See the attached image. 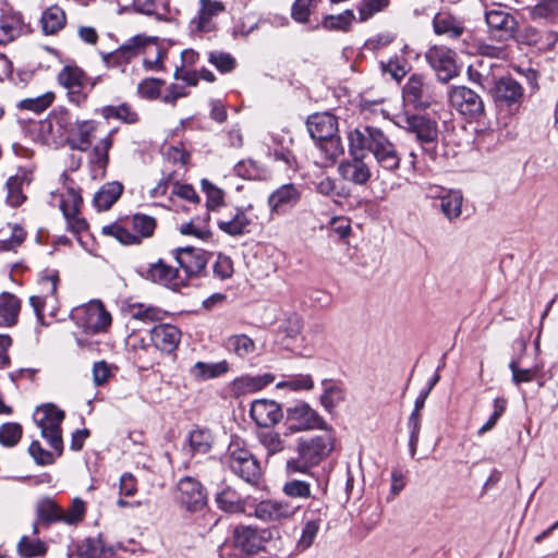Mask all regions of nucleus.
<instances>
[{
  "mask_svg": "<svg viewBox=\"0 0 558 558\" xmlns=\"http://www.w3.org/2000/svg\"><path fill=\"white\" fill-rule=\"evenodd\" d=\"M226 10L225 4L218 0H199V9L191 24L198 33H209L216 28L214 19Z\"/></svg>",
  "mask_w": 558,
  "mask_h": 558,
  "instance_id": "23",
  "label": "nucleus"
},
{
  "mask_svg": "<svg viewBox=\"0 0 558 558\" xmlns=\"http://www.w3.org/2000/svg\"><path fill=\"white\" fill-rule=\"evenodd\" d=\"M494 411L486 421V423L478 429V435H484L485 433L492 430L497 424L498 420L505 413L507 408V400L505 398L498 397L493 402Z\"/></svg>",
  "mask_w": 558,
  "mask_h": 558,
  "instance_id": "64",
  "label": "nucleus"
},
{
  "mask_svg": "<svg viewBox=\"0 0 558 558\" xmlns=\"http://www.w3.org/2000/svg\"><path fill=\"white\" fill-rule=\"evenodd\" d=\"M234 544L247 554L256 553L260 549V538L256 530L250 526H240L234 531Z\"/></svg>",
  "mask_w": 558,
  "mask_h": 558,
  "instance_id": "41",
  "label": "nucleus"
},
{
  "mask_svg": "<svg viewBox=\"0 0 558 558\" xmlns=\"http://www.w3.org/2000/svg\"><path fill=\"white\" fill-rule=\"evenodd\" d=\"M146 276L153 282L162 284L172 290H179L186 286V275L181 274L178 267L168 265L162 259L150 264Z\"/></svg>",
  "mask_w": 558,
  "mask_h": 558,
  "instance_id": "17",
  "label": "nucleus"
},
{
  "mask_svg": "<svg viewBox=\"0 0 558 558\" xmlns=\"http://www.w3.org/2000/svg\"><path fill=\"white\" fill-rule=\"evenodd\" d=\"M322 385L324 387V391L320 396V403L325 410L331 411L344 400V390L339 384H336L332 380H323Z\"/></svg>",
  "mask_w": 558,
  "mask_h": 558,
  "instance_id": "45",
  "label": "nucleus"
},
{
  "mask_svg": "<svg viewBox=\"0 0 558 558\" xmlns=\"http://www.w3.org/2000/svg\"><path fill=\"white\" fill-rule=\"evenodd\" d=\"M150 340L157 350L171 353L180 343L181 331L174 325L159 324L151 328Z\"/></svg>",
  "mask_w": 558,
  "mask_h": 558,
  "instance_id": "25",
  "label": "nucleus"
},
{
  "mask_svg": "<svg viewBox=\"0 0 558 558\" xmlns=\"http://www.w3.org/2000/svg\"><path fill=\"white\" fill-rule=\"evenodd\" d=\"M282 493L290 498L307 499L312 496V488L306 481L290 480L283 484Z\"/></svg>",
  "mask_w": 558,
  "mask_h": 558,
  "instance_id": "60",
  "label": "nucleus"
},
{
  "mask_svg": "<svg viewBox=\"0 0 558 558\" xmlns=\"http://www.w3.org/2000/svg\"><path fill=\"white\" fill-rule=\"evenodd\" d=\"M101 124L94 120H77L73 128H70V141L73 148L86 151L92 147L94 140L99 133Z\"/></svg>",
  "mask_w": 558,
  "mask_h": 558,
  "instance_id": "22",
  "label": "nucleus"
},
{
  "mask_svg": "<svg viewBox=\"0 0 558 558\" xmlns=\"http://www.w3.org/2000/svg\"><path fill=\"white\" fill-rule=\"evenodd\" d=\"M355 20L352 10H345L337 15H327L322 22V26L328 31H348Z\"/></svg>",
  "mask_w": 558,
  "mask_h": 558,
  "instance_id": "52",
  "label": "nucleus"
},
{
  "mask_svg": "<svg viewBox=\"0 0 558 558\" xmlns=\"http://www.w3.org/2000/svg\"><path fill=\"white\" fill-rule=\"evenodd\" d=\"M319 435L300 437L296 442V458L287 460L286 473L312 475L311 470L325 460L335 448V437L330 430L323 429Z\"/></svg>",
  "mask_w": 558,
  "mask_h": 558,
  "instance_id": "2",
  "label": "nucleus"
},
{
  "mask_svg": "<svg viewBox=\"0 0 558 558\" xmlns=\"http://www.w3.org/2000/svg\"><path fill=\"white\" fill-rule=\"evenodd\" d=\"M174 498L182 508L190 512L199 511L207 501L205 488L191 476H185L178 482Z\"/></svg>",
  "mask_w": 558,
  "mask_h": 558,
  "instance_id": "10",
  "label": "nucleus"
},
{
  "mask_svg": "<svg viewBox=\"0 0 558 558\" xmlns=\"http://www.w3.org/2000/svg\"><path fill=\"white\" fill-rule=\"evenodd\" d=\"M287 425L290 434L327 427L325 420L304 401L296 402L287 409Z\"/></svg>",
  "mask_w": 558,
  "mask_h": 558,
  "instance_id": "8",
  "label": "nucleus"
},
{
  "mask_svg": "<svg viewBox=\"0 0 558 558\" xmlns=\"http://www.w3.org/2000/svg\"><path fill=\"white\" fill-rule=\"evenodd\" d=\"M308 132L315 141L328 140L338 132V121L335 116L323 112L310 117L307 121Z\"/></svg>",
  "mask_w": 558,
  "mask_h": 558,
  "instance_id": "29",
  "label": "nucleus"
},
{
  "mask_svg": "<svg viewBox=\"0 0 558 558\" xmlns=\"http://www.w3.org/2000/svg\"><path fill=\"white\" fill-rule=\"evenodd\" d=\"M301 197L299 189L291 183L283 184L275 190L268 197V206L271 214H283L294 207Z\"/></svg>",
  "mask_w": 558,
  "mask_h": 558,
  "instance_id": "27",
  "label": "nucleus"
},
{
  "mask_svg": "<svg viewBox=\"0 0 558 558\" xmlns=\"http://www.w3.org/2000/svg\"><path fill=\"white\" fill-rule=\"evenodd\" d=\"M130 314L134 319L153 323L162 320L166 312L155 306L138 303L131 306Z\"/></svg>",
  "mask_w": 558,
  "mask_h": 558,
  "instance_id": "49",
  "label": "nucleus"
},
{
  "mask_svg": "<svg viewBox=\"0 0 558 558\" xmlns=\"http://www.w3.org/2000/svg\"><path fill=\"white\" fill-rule=\"evenodd\" d=\"M86 502L75 497L68 509H62V523L66 525H77L86 514Z\"/></svg>",
  "mask_w": 558,
  "mask_h": 558,
  "instance_id": "50",
  "label": "nucleus"
},
{
  "mask_svg": "<svg viewBox=\"0 0 558 558\" xmlns=\"http://www.w3.org/2000/svg\"><path fill=\"white\" fill-rule=\"evenodd\" d=\"M59 278L56 274L43 276L39 280L40 294L29 299L37 317L44 319L46 313L53 315L57 308V286Z\"/></svg>",
  "mask_w": 558,
  "mask_h": 558,
  "instance_id": "13",
  "label": "nucleus"
},
{
  "mask_svg": "<svg viewBox=\"0 0 558 558\" xmlns=\"http://www.w3.org/2000/svg\"><path fill=\"white\" fill-rule=\"evenodd\" d=\"M143 40L141 43V53L145 56V68L148 70H161L166 49L158 43L156 37L143 36Z\"/></svg>",
  "mask_w": 558,
  "mask_h": 558,
  "instance_id": "32",
  "label": "nucleus"
},
{
  "mask_svg": "<svg viewBox=\"0 0 558 558\" xmlns=\"http://www.w3.org/2000/svg\"><path fill=\"white\" fill-rule=\"evenodd\" d=\"M225 347L229 352L240 357H244L255 350L254 341L246 335H233L225 340Z\"/></svg>",
  "mask_w": 558,
  "mask_h": 558,
  "instance_id": "46",
  "label": "nucleus"
},
{
  "mask_svg": "<svg viewBox=\"0 0 558 558\" xmlns=\"http://www.w3.org/2000/svg\"><path fill=\"white\" fill-rule=\"evenodd\" d=\"M275 380V376L270 373H265L256 376L244 375L235 378L231 385L230 389L234 397L239 398L242 396L255 393L260 391L266 386L271 384Z\"/></svg>",
  "mask_w": 558,
  "mask_h": 558,
  "instance_id": "28",
  "label": "nucleus"
},
{
  "mask_svg": "<svg viewBox=\"0 0 558 558\" xmlns=\"http://www.w3.org/2000/svg\"><path fill=\"white\" fill-rule=\"evenodd\" d=\"M349 153L355 154L367 149L383 169L395 172L400 168L401 158L393 143L385 133L374 126L354 129L348 134Z\"/></svg>",
  "mask_w": 558,
  "mask_h": 558,
  "instance_id": "1",
  "label": "nucleus"
},
{
  "mask_svg": "<svg viewBox=\"0 0 558 558\" xmlns=\"http://www.w3.org/2000/svg\"><path fill=\"white\" fill-rule=\"evenodd\" d=\"M425 58L442 83L449 82L459 74L457 54L445 46L430 47L425 53Z\"/></svg>",
  "mask_w": 558,
  "mask_h": 558,
  "instance_id": "9",
  "label": "nucleus"
},
{
  "mask_svg": "<svg viewBox=\"0 0 558 558\" xmlns=\"http://www.w3.org/2000/svg\"><path fill=\"white\" fill-rule=\"evenodd\" d=\"M17 551L24 558H33L45 555L47 547L39 538L23 536L17 544Z\"/></svg>",
  "mask_w": 558,
  "mask_h": 558,
  "instance_id": "53",
  "label": "nucleus"
},
{
  "mask_svg": "<svg viewBox=\"0 0 558 558\" xmlns=\"http://www.w3.org/2000/svg\"><path fill=\"white\" fill-rule=\"evenodd\" d=\"M257 438L269 456L279 453L284 449V440L281 438L280 434L274 429L258 432Z\"/></svg>",
  "mask_w": 558,
  "mask_h": 558,
  "instance_id": "48",
  "label": "nucleus"
},
{
  "mask_svg": "<svg viewBox=\"0 0 558 558\" xmlns=\"http://www.w3.org/2000/svg\"><path fill=\"white\" fill-rule=\"evenodd\" d=\"M64 418V412L53 404H44L36 409L34 421L40 428L41 437L61 456L63 450L61 423Z\"/></svg>",
  "mask_w": 558,
  "mask_h": 558,
  "instance_id": "3",
  "label": "nucleus"
},
{
  "mask_svg": "<svg viewBox=\"0 0 558 558\" xmlns=\"http://www.w3.org/2000/svg\"><path fill=\"white\" fill-rule=\"evenodd\" d=\"M433 25L437 35H444L449 38H458L464 32L462 22L447 13L436 14Z\"/></svg>",
  "mask_w": 558,
  "mask_h": 558,
  "instance_id": "38",
  "label": "nucleus"
},
{
  "mask_svg": "<svg viewBox=\"0 0 558 558\" xmlns=\"http://www.w3.org/2000/svg\"><path fill=\"white\" fill-rule=\"evenodd\" d=\"M82 202L80 193L73 187H66L60 193H51L50 203L58 204L68 228L74 233H81L87 229L86 220L80 215Z\"/></svg>",
  "mask_w": 558,
  "mask_h": 558,
  "instance_id": "7",
  "label": "nucleus"
},
{
  "mask_svg": "<svg viewBox=\"0 0 558 558\" xmlns=\"http://www.w3.org/2000/svg\"><path fill=\"white\" fill-rule=\"evenodd\" d=\"M228 463L231 470L246 482L253 481L259 474V465L256 459L238 441H233L229 446Z\"/></svg>",
  "mask_w": 558,
  "mask_h": 558,
  "instance_id": "12",
  "label": "nucleus"
},
{
  "mask_svg": "<svg viewBox=\"0 0 558 558\" xmlns=\"http://www.w3.org/2000/svg\"><path fill=\"white\" fill-rule=\"evenodd\" d=\"M80 558H109L111 550L106 549L101 539L86 538L78 546Z\"/></svg>",
  "mask_w": 558,
  "mask_h": 558,
  "instance_id": "47",
  "label": "nucleus"
},
{
  "mask_svg": "<svg viewBox=\"0 0 558 558\" xmlns=\"http://www.w3.org/2000/svg\"><path fill=\"white\" fill-rule=\"evenodd\" d=\"M219 509L229 513H242L246 511V500L231 487H226L216 496Z\"/></svg>",
  "mask_w": 558,
  "mask_h": 558,
  "instance_id": "37",
  "label": "nucleus"
},
{
  "mask_svg": "<svg viewBox=\"0 0 558 558\" xmlns=\"http://www.w3.org/2000/svg\"><path fill=\"white\" fill-rule=\"evenodd\" d=\"M40 22L45 34H56L64 27L66 16L60 7L51 5L44 11Z\"/></svg>",
  "mask_w": 558,
  "mask_h": 558,
  "instance_id": "43",
  "label": "nucleus"
},
{
  "mask_svg": "<svg viewBox=\"0 0 558 558\" xmlns=\"http://www.w3.org/2000/svg\"><path fill=\"white\" fill-rule=\"evenodd\" d=\"M403 129L415 134L421 144H434L438 138L436 121L424 116L407 117L403 121Z\"/></svg>",
  "mask_w": 558,
  "mask_h": 558,
  "instance_id": "21",
  "label": "nucleus"
},
{
  "mask_svg": "<svg viewBox=\"0 0 558 558\" xmlns=\"http://www.w3.org/2000/svg\"><path fill=\"white\" fill-rule=\"evenodd\" d=\"M439 199L440 210L449 221H454L461 217L463 195L460 191L450 190L442 196H439Z\"/></svg>",
  "mask_w": 558,
  "mask_h": 558,
  "instance_id": "39",
  "label": "nucleus"
},
{
  "mask_svg": "<svg viewBox=\"0 0 558 558\" xmlns=\"http://www.w3.org/2000/svg\"><path fill=\"white\" fill-rule=\"evenodd\" d=\"M299 509L288 500L267 499L256 505L254 514L265 522H283L291 520Z\"/></svg>",
  "mask_w": 558,
  "mask_h": 558,
  "instance_id": "16",
  "label": "nucleus"
},
{
  "mask_svg": "<svg viewBox=\"0 0 558 558\" xmlns=\"http://www.w3.org/2000/svg\"><path fill=\"white\" fill-rule=\"evenodd\" d=\"M72 319L87 335L106 332L111 325V315L100 301H90L72 311Z\"/></svg>",
  "mask_w": 558,
  "mask_h": 558,
  "instance_id": "5",
  "label": "nucleus"
},
{
  "mask_svg": "<svg viewBox=\"0 0 558 558\" xmlns=\"http://www.w3.org/2000/svg\"><path fill=\"white\" fill-rule=\"evenodd\" d=\"M131 223L133 231L113 223L102 227V233L113 236L122 244L133 245L140 244L143 238L151 236L156 228L155 219L146 215H135Z\"/></svg>",
  "mask_w": 558,
  "mask_h": 558,
  "instance_id": "6",
  "label": "nucleus"
},
{
  "mask_svg": "<svg viewBox=\"0 0 558 558\" xmlns=\"http://www.w3.org/2000/svg\"><path fill=\"white\" fill-rule=\"evenodd\" d=\"M143 41L142 35L134 36L116 51L104 56V61L109 66L128 63L131 59L141 53V43Z\"/></svg>",
  "mask_w": 558,
  "mask_h": 558,
  "instance_id": "33",
  "label": "nucleus"
},
{
  "mask_svg": "<svg viewBox=\"0 0 558 558\" xmlns=\"http://www.w3.org/2000/svg\"><path fill=\"white\" fill-rule=\"evenodd\" d=\"M113 133L114 131H108L93 147L90 162L98 171L97 175L102 177L105 174V170L109 161L108 151L112 146Z\"/></svg>",
  "mask_w": 558,
  "mask_h": 558,
  "instance_id": "36",
  "label": "nucleus"
},
{
  "mask_svg": "<svg viewBox=\"0 0 558 558\" xmlns=\"http://www.w3.org/2000/svg\"><path fill=\"white\" fill-rule=\"evenodd\" d=\"M325 517L323 507L315 501L307 505L303 513L301 534L295 545L298 551L303 553L314 544Z\"/></svg>",
  "mask_w": 558,
  "mask_h": 558,
  "instance_id": "11",
  "label": "nucleus"
},
{
  "mask_svg": "<svg viewBox=\"0 0 558 558\" xmlns=\"http://www.w3.org/2000/svg\"><path fill=\"white\" fill-rule=\"evenodd\" d=\"M449 101L454 109L465 117L476 118L484 113V102L482 98L465 86L451 87Z\"/></svg>",
  "mask_w": 558,
  "mask_h": 558,
  "instance_id": "15",
  "label": "nucleus"
},
{
  "mask_svg": "<svg viewBox=\"0 0 558 558\" xmlns=\"http://www.w3.org/2000/svg\"><path fill=\"white\" fill-rule=\"evenodd\" d=\"M21 310V301L12 293L0 294V326L10 327L16 324Z\"/></svg>",
  "mask_w": 558,
  "mask_h": 558,
  "instance_id": "35",
  "label": "nucleus"
},
{
  "mask_svg": "<svg viewBox=\"0 0 558 558\" xmlns=\"http://www.w3.org/2000/svg\"><path fill=\"white\" fill-rule=\"evenodd\" d=\"M213 438L209 432L203 429H195L191 432L189 444L190 449L194 454H205L211 448Z\"/></svg>",
  "mask_w": 558,
  "mask_h": 558,
  "instance_id": "54",
  "label": "nucleus"
},
{
  "mask_svg": "<svg viewBox=\"0 0 558 558\" xmlns=\"http://www.w3.org/2000/svg\"><path fill=\"white\" fill-rule=\"evenodd\" d=\"M175 259L181 274L186 275V282L192 276L201 274L207 264L205 254L191 247L177 250Z\"/></svg>",
  "mask_w": 558,
  "mask_h": 558,
  "instance_id": "26",
  "label": "nucleus"
},
{
  "mask_svg": "<svg viewBox=\"0 0 558 558\" xmlns=\"http://www.w3.org/2000/svg\"><path fill=\"white\" fill-rule=\"evenodd\" d=\"M250 415L258 426L269 427L279 423L283 413L278 402L269 399H258L252 402Z\"/></svg>",
  "mask_w": 558,
  "mask_h": 558,
  "instance_id": "20",
  "label": "nucleus"
},
{
  "mask_svg": "<svg viewBox=\"0 0 558 558\" xmlns=\"http://www.w3.org/2000/svg\"><path fill=\"white\" fill-rule=\"evenodd\" d=\"M62 522V508L49 498L40 499L36 505V522L33 525V533L38 534V525H50Z\"/></svg>",
  "mask_w": 558,
  "mask_h": 558,
  "instance_id": "31",
  "label": "nucleus"
},
{
  "mask_svg": "<svg viewBox=\"0 0 558 558\" xmlns=\"http://www.w3.org/2000/svg\"><path fill=\"white\" fill-rule=\"evenodd\" d=\"M509 367L512 373V380L515 385L534 380L541 371L536 365L531 368H520L515 361H512Z\"/></svg>",
  "mask_w": 558,
  "mask_h": 558,
  "instance_id": "63",
  "label": "nucleus"
},
{
  "mask_svg": "<svg viewBox=\"0 0 558 558\" xmlns=\"http://www.w3.org/2000/svg\"><path fill=\"white\" fill-rule=\"evenodd\" d=\"M101 114L105 119L114 118L125 123H135L138 120L137 113L125 104L104 107Z\"/></svg>",
  "mask_w": 558,
  "mask_h": 558,
  "instance_id": "55",
  "label": "nucleus"
},
{
  "mask_svg": "<svg viewBox=\"0 0 558 558\" xmlns=\"http://www.w3.org/2000/svg\"><path fill=\"white\" fill-rule=\"evenodd\" d=\"M22 437V426L17 423H5L0 426V444L5 447L15 446Z\"/></svg>",
  "mask_w": 558,
  "mask_h": 558,
  "instance_id": "62",
  "label": "nucleus"
},
{
  "mask_svg": "<svg viewBox=\"0 0 558 558\" xmlns=\"http://www.w3.org/2000/svg\"><path fill=\"white\" fill-rule=\"evenodd\" d=\"M180 232L184 235H191L198 240H207L210 238L211 232L209 225L206 220L191 219L180 226Z\"/></svg>",
  "mask_w": 558,
  "mask_h": 558,
  "instance_id": "59",
  "label": "nucleus"
},
{
  "mask_svg": "<svg viewBox=\"0 0 558 558\" xmlns=\"http://www.w3.org/2000/svg\"><path fill=\"white\" fill-rule=\"evenodd\" d=\"M489 90L494 101L499 107H506L510 111L517 110L523 99V87L509 76L499 78Z\"/></svg>",
  "mask_w": 558,
  "mask_h": 558,
  "instance_id": "14",
  "label": "nucleus"
},
{
  "mask_svg": "<svg viewBox=\"0 0 558 558\" xmlns=\"http://www.w3.org/2000/svg\"><path fill=\"white\" fill-rule=\"evenodd\" d=\"M59 83L69 90L71 101L80 105L86 97L85 88L89 81L84 72L75 65H66L58 74Z\"/></svg>",
  "mask_w": 558,
  "mask_h": 558,
  "instance_id": "19",
  "label": "nucleus"
},
{
  "mask_svg": "<svg viewBox=\"0 0 558 558\" xmlns=\"http://www.w3.org/2000/svg\"><path fill=\"white\" fill-rule=\"evenodd\" d=\"M54 100V94L47 92L34 98H26L19 102V108L34 112H41L46 110Z\"/></svg>",
  "mask_w": 558,
  "mask_h": 558,
  "instance_id": "61",
  "label": "nucleus"
},
{
  "mask_svg": "<svg viewBox=\"0 0 558 558\" xmlns=\"http://www.w3.org/2000/svg\"><path fill=\"white\" fill-rule=\"evenodd\" d=\"M403 99L415 108H426L430 105V96L423 77L412 75L403 87Z\"/></svg>",
  "mask_w": 558,
  "mask_h": 558,
  "instance_id": "30",
  "label": "nucleus"
},
{
  "mask_svg": "<svg viewBox=\"0 0 558 558\" xmlns=\"http://www.w3.org/2000/svg\"><path fill=\"white\" fill-rule=\"evenodd\" d=\"M71 117L64 110H53L50 114L35 123L32 132L35 138L46 145H58L70 137Z\"/></svg>",
  "mask_w": 558,
  "mask_h": 558,
  "instance_id": "4",
  "label": "nucleus"
},
{
  "mask_svg": "<svg viewBox=\"0 0 558 558\" xmlns=\"http://www.w3.org/2000/svg\"><path fill=\"white\" fill-rule=\"evenodd\" d=\"M351 159L342 160L338 166L340 177L353 184L363 185L372 177L369 166L364 161L365 153L351 154Z\"/></svg>",
  "mask_w": 558,
  "mask_h": 558,
  "instance_id": "18",
  "label": "nucleus"
},
{
  "mask_svg": "<svg viewBox=\"0 0 558 558\" xmlns=\"http://www.w3.org/2000/svg\"><path fill=\"white\" fill-rule=\"evenodd\" d=\"M318 149L324 155L326 163L333 162L344 151L341 141L337 135L319 141Z\"/></svg>",
  "mask_w": 558,
  "mask_h": 558,
  "instance_id": "57",
  "label": "nucleus"
},
{
  "mask_svg": "<svg viewBox=\"0 0 558 558\" xmlns=\"http://www.w3.org/2000/svg\"><path fill=\"white\" fill-rule=\"evenodd\" d=\"M390 0H361L357 5L359 22H366L388 8Z\"/></svg>",
  "mask_w": 558,
  "mask_h": 558,
  "instance_id": "56",
  "label": "nucleus"
},
{
  "mask_svg": "<svg viewBox=\"0 0 558 558\" xmlns=\"http://www.w3.org/2000/svg\"><path fill=\"white\" fill-rule=\"evenodd\" d=\"M23 21L20 14H5L0 17V44H8L17 38L23 32Z\"/></svg>",
  "mask_w": 558,
  "mask_h": 558,
  "instance_id": "40",
  "label": "nucleus"
},
{
  "mask_svg": "<svg viewBox=\"0 0 558 558\" xmlns=\"http://www.w3.org/2000/svg\"><path fill=\"white\" fill-rule=\"evenodd\" d=\"M248 208H251V206L246 209L235 207L229 213L222 214L217 220L218 228L232 236L244 234L252 222L251 218L247 216Z\"/></svg>",
  "mask_w": 558,
  "mask_h": 558,
  "instance_id": "24",
  "label": "nucleus"
},
{
  "mask_svg": "<svg viewBox=\"0 0 558 558\" xmlns=\"http://www.w3.org/2000/svg\"><path fill=\"white\" fill-rule=\"evenodd\" d=\"M201 186L206 195V206L208 209L215 210L222 206L225 201V192L220 187L207 179H203L201 181Z\"/></svg>",
  "mask_w": 558,
  "mask_h": 558,
  "instance_id": "58",
  "label": "nucleus"
},
{
  "mask_svg": "<svg viewBox=\"0 0 558 558\" xmlns=\"http://www.w3.org/2000/svg\"><path fill=\"white\" fill-rule=\"evenodd\" d=\"M485 19L492 31L501 32L506 37L512 36L517 26L514 17L501 8L487 11Z\"/></svg>",
  "mask_w": 558,
  "mask_h": 558,
  "instance_id": "34",
  "label": "nucleus"
},
{
  "mask_svg": "<svg viewBox=\"0 0 558 558\" xmlns=\"http://www.w3.org/2000/svg\"><path fill=\"white\" fill-rule=\"evenodd\" d=\"M278 389H288L290 391H310L314 388V380L308 374H298L288 377L286 380L277 383Z\"/></svg>",
  "mask_w": 558,
  "mask_h": 558,
  "instance_id": "51",
  "label": "nucleus"
},
{
  "mask_svg": "<svg viewBox=\"0 0 558 558\" xmlns=\"http://www.w3.org/2000/svg\"><path fill=\"white\" fill-rule=\"evenodd\" d=\"M123 186L119 182L105 184L95 195L94 204L99 210L109 209L121 196Z\"/></svg>",
  "mask_w": 558,
  "mask_h": 558,
  "instance_id": "42",
  "label": "nucleus"
},
{
  "mask_svg": "<svg viewBox=\"0 0 558 558\" xmlns=\"http://www.w3.org/2000/svg\"><path fill=\"white\" fill-rule=\"evenodd\" d=\"M227 372H228V363L226 361H221V362H217V363L197 362L190 369V374L196 380H207V379L216 378V377L223 375Z\"/></svg>",
  "mask_w": 558,
  "mask_h": 558,
  "instance_id": "44",
  "label": "nucleus"
}]
</instances>
